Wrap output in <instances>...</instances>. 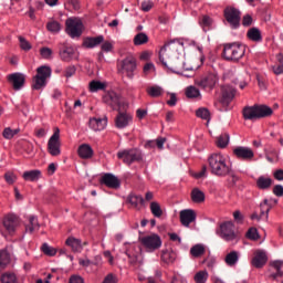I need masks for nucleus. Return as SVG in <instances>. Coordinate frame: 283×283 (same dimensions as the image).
<instances>
[{
    "instance_id": "f257e3e1",
    "label": "nucleus",
    "mask_w": 283,
    "mask_h": 283,
    "mask_svg": "<svg viewBox=\"0 0 283 283\" xmlns=\"http://www.w3.org/2000/svg\"><path fill=\"white\" fill-rule=\"evenodd\" d=\"M176 43L180 45V40L175 39V40L168 41L164 44V46H161L159 51V61L167 70H170V72H175V74H178L180 70H185V62L180 59H177L170 62V65H167V62L165 61V56H167V52H171V50H176Z\"/></svg>"
},
{
    "instance_id": "f03ea898",
    "label": "nucleus",
    "mask_w": 283,
    "mask_h": 283,
    "mask_svg": "<svg viewBox=\"0 0 283 283\" xmlns=\"http://www.w3.org/2000/svg\"><path fill=\"white\" fill-rule=\"evenodd\" d=\"M208 163L213 176H219L220 178L229 176L231 167L227 165V158L222 154H212L208 158Z\"/></svg>"
},
{
    "instance_id": "7ed1b4c3",
    "label": "nucleus",
    "mask_w": 283,
    "mask_h": 283,
    "mask_svg": "<svg viewBox=\"0 0 283 283\" xmlns=\"http://www.w3.org/2000/svg\"><path fill=\"white\" fill-rule=\"evenodd\" d=\"M247 46L238 42L223 44L222 57L231 63H238L244 56Z\"/></svg>"
},
{
    "instance_id": "20e7f679",
    "label": "nucleus",
    "mask_w": 283,
    "mask_h": 283,
    "mask_svg": "<svg viewBox=\"0 0 283 283\" xmlns=\"http://www.w3.org/2000/svg\"><path fill=\"white\" fill-rule=\"evenodd\" d=\"M103 103H105V105H108V107L113 108V111L115 112H117L118 109L127 108V103L123 101V96L114 91H108L104 94Z\"/></svg>"
},
{
    "instance_id": "39448f33",
    "label": "nucleus",
    "mask_w": 283,
    "mask_h": 283,
    "mask_svg": "<svg viewBox=\"0 0 283 283\" xmlns=\"http://www.w3.org/2000/svg\"><path fill=\"white\" fill-rule=\"evenodd\" d=\"M52 76V69L48 65H42L36 69V75L33 77V90H42L48 85V78Z\"/></svg>"
},
{
    "instance_id": "423d86ee",
    "label": "nucleus",
    "mask_w": 283,
    "mask_h": 283,
    "mask_svg": "<svg viewBox=\"0 0 283 283\" xmlns=\"http://www.w3.org/2000/svg\"><path fill=\"white\" fill-rule=\"evenodd\" d=\"M83 21L78 18H69L65 21V32L71 39H81L83 35Z\"/></svg>"
},
{
    "instance_id": "0eeeda50",
    "label": "nucleus",
    "mask_w": 283,
    "mask_h": 283,
    "mask_svg": "<svg viewBox=\"0 0 283 283\" xmlns=\"http://www.w3.org/2000/svg\"><path fill=\"white\" fill-rule=\"evenodd\" d=\"M117 158L123 160L124 165H133V163H140L143 160V151L138 148L119 150Z\"/></svg>"
},
{
    "instance_id": "6e6552de",
    "label": "nucleus",
    "mask_w": 283,
    "mask_h": 283,
    "mask_svg": "<svg viewBox=\"0 0 283 283\" xmlns=\"http://www.w3.org/2000/svg\"><path fill=\"white\" fill-rule=\"evenodd\" d=\"M224 19L229 23L232 30L240 28V20L242 12L233 7H227L223 11Z\"/></svg>"
},
{
    "instance_id": "1a4fd4ad",
    "label": "nucleus",
    "mask_w": 283,
    "mask_h": 283,
    "mask_svg": "<svg viewBox=\"0 0 283 283\" xmlns=\"http://www.w3.org/2000/svg\"><path fill=\"white\" fill-rule=\"evenodd\" d=\"M139 242L149 252L158 251V249L163 247V239H160V235L156 233L140 238Z\"/></svg>"
},
{
    "instance_id": "9d476101",
    "label": "nucleus",
    "mask_w": 283,
    "mask_h": 283,
    "mask_svg": "<svg viewBox=\"0 0 283 283\" xmlns=\"http://www.w3.org/2000/svg\"><path fill=\"white\" fill-rule=\"evenodd\" d=\"M220 238L226 240V242H233V240H238V234L235 233V226L231 221H226L220 224L219 231Z\"/></svg>"
},
{
    "instance_id": "9b49d317",
    "label": "nucleus",
    "mask_w": 283,
    "mask_h": 283,
    "mask_svg": "<svg viewBox=\"0 0 283 283\" xmlns=\"http://www.w3.org/2000/svg\"><path fill=\"white\" fill-rule=\"evenodd\" d=\"M48 151L51 156H61V130L55 128L48 142Z\"/></svg>"
},
{
    "instance_id": "f8f14e48",
    "label": "nucleus",
    "mask_w": 283,
    "mask_h": 283,
    "mask_svg": "<svg viewBox=\"0 0 283 283\" xmlns=\"http://www.w3.org/2000/svg\"><path fill=\"white\" fill-rule=\"evenodd\" d=\"M218 74L217 73H208L203 75L201 78L196 81V85L198 87H201V90H213L216 87V84L218 83Z\"/></svg>"
},
{
    "instance_id": "ddd939ff",
    "label": "nucleus",
    "mask_w": 283,
    "mask_h": 283,
    "mask_svg": "<svg viewBox=\"0 0 283 283\" xmlns=\"http://www.w3.org/2000/svg\"><path fill=\"white\" fill-rule=\"evenodd\" d=\"M132 120H134L132 114L127 113L125 108H119L115 117V127L117 129H125V127H129Z\"/></svg>"
},
{
    "instance_id": "4468645a",
    "label": "nucleus",
    "mask_w": 283,
    "mask_h": 283,
    "mask_svg": "<svg viewBox=\"0 0 283 283\" xmlns=\"http://www.w3.org/2000/svg\"><path fill=\"white\" fill-rule=\"evenodd\" d=\"M120 67L123 72H126V75L128 78H134V72H136V57L134 55H128L126 56L122 62H120Z\"/></svg>"
},
{
    "instance_id": "2eb2a0df",
    "label": "nucleus",
    "mask_w": 283,
    "mask_h": 283,
    "mask_svg": "<svg viewBox=\"0 0 283 283\" xmlns=\"http://www.w3.org/2000/svg\"><path fill=\"white\" fill-rule=\"evenodd\" d=\"M266 262H269V255L266 254V251H254V256L251 260V264L254 266V269H264V266H266Z\"/></svg>"
},
{
    "instance_id": "dca6fc26",
    "label": "nucleus",
    "mask_w": 283,
    "mask_h": 283,
    "mask_svg": "<svg viewBox=\"0 0 283 283\" xmlns=\"http://www.w3.org/2000/svg\"><path fill=\"white\" fill-rule=\"evenodd\" d=\"M8 81L14 92H19L25 85V75L23 73H12L8 75Z\"/></svg>"
},
{
    "instance_id": "f3484780",
    "label": "nucleus",
    "mask_w": 283,
    "mask_h": 283,
    "mask_svg": "<svg viewBox=\"0 0 283 283\" xmlns=\"http://www.w3.org/2000/svg\"><path fill=\"white\" fill-rule=\"evenodd\" d=\"M59 55L61 61H64V63H70L71 61H74V59H78V56H76V50L74 49V46H61Z\"/></svg>"
},
{
    "instance_id": "a211bd4d",
    "label": "nucleus",
    "mask_w": 283,
    "mask_h": 283,
    "mask_svg": "<svg viewBox=\"0 0 283 283\" xmlns=\"http://www.w3.org/2000/svg\"><path fill=\"white\" fill-rule=\"evenodd\" d=\"M99 182L101 185H105V187H108V189H120V179L109 172L104 174Z\"/></svg>"
},
{
    "instance_id": "6ab92c4d",
    "label": "nucleus",
    "mask_w": 283,
    "mask_h": 283,
    "mask_svg": "<svg viewBox=\"0 0 283 283\" xmlns=\"http://www.w3.org/2000/svg\"><path fill=\"white\" fill-rule=\"evenodd\" d=\"M273 207L271 206V203H269V199H264L263 202L260 203V214H258V212H253L251 214V220H262V218L269 219V212L271 211Z\"/></svg>"
},
{
    "instance_id": "aec40b11",
    "label": "nucleus",
    "mask_w": 283,
    "mask_h": 283,
    "mask_svg": "<svg viewBox=\"0 0 283 283\" xmlns=\"http://www.w3.org/2000/svg\"><path fill=\"white\" fill-rule=\"evenodd\" d=\"M179 218L184 227H189L191 222H196V218H197L196 210H192V209L181 210L179 212Z\"/></svg>"
},
{
    "instance_id": "412c9836",
    "label": "nucleus",
    "mask_w": 283,
    "mask_h": 283,
    "mask_svg": "<svg viewBox=\"0 0 283 283\" xmlns=\"http://www.w3.org/2000/svg\"><path fill=\"white\" fill-rule=\"evenodd\" d=\"M105 36L97 35V36H86L83 40L82 48H86V50H92L94 48H98L102 43H104Z\"/></svg>"
},
{
    "instance_id": "4be33fe9",
    "label": "nucleus",
    "mask_w": 283,
    "mask_h": 283,
    "mask_svg": "<svg viewBox=\"0 0 283 283\" xmlns=\"http://www.w3.org/2000/svg\"><path fill=\"white\" fill-rule=\"evenodd\" d=\"M270 280H277V277H283V261H273L272 263H270Z\"/></svg>"
},
{
    "instance_id": "5701e85b",
    "label": "nucleus",
    "mask_w": 283,
    "mask_h": 283,
    "mask_svg": "<svg viewBox=\"0 0 283 283\" xmlns=\"http://www.w3.org/2000/svg\"><path fill=\"white\" fill-rule=\"evenodd\" d=\"M221 103L222 105H229L233 98H235V88L229 85H223L221 87Z\"/></svg>"
},
{
    "instance_id": "b1692460",
    "label": "nucleus",
    "mask_w": 283,
    "mask_h": 283,
    "mask_svg": "<svg viewBox=\"0 0 283 283\" xmlns=\"http://www.w3.org/2000/svg\"><path fill=\"white\" fill-rule=\"evenodd\" d=\"M234 156H237L240 160H251L255 154L251 148L239 146L233 149Z\"/></svg>"
},
{
    "instance_id": "393cba45",
    "label": "nucleus",
    "mask_w": 283,
    "mask_h": 283,
    "mask_svg": "<svg viewBox=\"0 0 283 283\" xmlns=\"http://www.w3.org/2000/svg\"><path fill=\"white\" fill-rule=\"evenodd\" d=\"M88 125L94 132H103L107 127V116L103 118H91Z\"/></svg>"
},
{
    "instance_id": "a878e982",
    "label": "nucleus",
    "mask_w": 283,
    "mask_h": 283,
    "mask_svg": "<svg viewBox=\"0 0 283 283\" xmlns=\"http://www.w3.org/2000/svg\"><path fill=\"white\" fill-rule=\"evenodd\" d=\"M77 154L83 160H90L94 156V149L88 144H82L77 149Z\"/></svg>"
},
{
    "instance_id": "bb28decb",
    "label": "nucleus",
    "mask_w": 283,
    "mask_h": 283,
    "mask_svg": "<svg viewBox=\"0 0 283 283\" xmlns=\"http://www.w3.org/2000/svg\"><path fill=\"white\" fill-rule=\"evenodd\" d=\"M272 186H273V179H271V177L260 176L256 179V187L261 191H266V190L271 189Z\"/></svg>"
},
{
    "instance_id": "cd10ccee",
    "label": "nucleus",
    "mask_w": 283,
    "mask_h": 283,
    "mask_svg": "<svg viewBox=\"0 0 283 283\" xmlns=\"http://www.w3.org/2000/svg\"><path fill=\"white\" fill-rule=\"evenodd\" d=\"M256 109V118H269V116H273V108L266 105H254Z\"/></svg>"
},
{
    "instance_id": "c85d7f7f",
    "label": "nucleus",
    "mask_w": 283,
    "mask_h": 283,
    "mask_svg": "<svg viewBox=\"0 0 283 283\" xmlns=\"http://www.w3.org/2000/svg\"><path fill=\"white\" fill-rule=\"evenodd\" d=\"M3 227L9 233H14L17 229V217L14 214H9L3 220Z\"/></svg>"
},
{
    "instance_id": "c756f323",
    "label": "nucleus",
    "mask_w": 283,
    "mask_h": 283,
    "mask_svg": "<svg viewBox=\"0 0 283 283\" xmlns=\"http://www.w3.org/2000/svg\"><path fill=\"white\" fill-rule=\"evenodd\" d=\"M146 94H148L150 98H160V96L165 94V88L159 85L148 86L146 88Z\"/></svg>"
},
{
    "instance_id": "7c9ffc66",
    "label": "nucleus",
    "mask_w": 283,
    "mask_h": 283,
    "mask_svg": "<svg viewBox=\"0 0 283 283\" xmlns=\"http://www.w3.org/2000/svg\"><path fill=\"white\" fill-rule=\"evenodd\" d=\"M247 38L249 39V41H253L254 43H261L262 31H260V29L255 27L250 28L247 32Z\"/></svg>"
},
{
    "instance_id": "2f4dec72",
    "label": "nucleus",
    "mask_w": 283,
    "mask_h": 283,
    "mask_svg": "<svg viewBox=\"0 0 283 283\" xmlns=\"http://www.w3.org/2000/svg\"><path fill=\"white\" fill-rule=\"evenodd\" d=\"M27 182H36L41 178V170H27L22 174Z\"/></svg>"
},
{
    "instance_id": "473e14b6",
    "label": "nucleus",
    "mask_w": 283,
    "mask_h": 283,
    "mask_svg": "<svg viewBox=\"0 0 283 283\" xmlns=\"http://www.w3.org/2000/svg\"><path fill=\"white\" fill-rule=\"evenodd\" d=\"M243 118L244 120H258V113L255 109V105L245 106L243 108Z\"/></svg>"
},
{
    "instance_id": "72a5a7b5",
    "label": "nucleus",
    "mask_w": 283,
    "mask_h": 283,
    "mask_svg": "<svg viewBox=\"0 0 283 283\" xmlns=\"http://www.w3.org/2000/svg\"><path fill=\"white\" fill-rule=\"evenodd\" d=\"M190 196H191L192 202H196L197 205L205 202V192L200 190V188H193L191 190Z\"/></svg>"
},
{
    "instance_id": "f704fd0d",
    "label": "nucleus",
    "mask_w": 283,
    "mask_h": 283,
    "mask_svg": "<svg viewBox=\"0 0 283 283\" xmlns=\"http://www.w3.org/2000/svg\"><path fill=\"white\" fill-rule=\"evenodd\" d=\"M66 247H71L72 251L78 252L81 249H83V245L81 244V240L76 239L74 237H70L65 241Z\"/></svg>"
},
{
    "instance_id": "c9c22d12",
    "label": "nucleus",
    "mask_w": 283,
    "mask_h": 283,
    "mask_svg": "<svg viewBox=\"0 0 283 283\" xmlns=\"http://www.w3.org/2000/svg\"><path fill=\"white\" fill-rule=\"evenodd\" d=\"M238 260H240L238 251H231L226 255L224 262L228 266H235V264H238Z\"/></svg>"
},
{
    "instance_id": "e433bc0d",
    "label": "nucleus",
    "mask_w": 283,
    "mask_h": 283,
    "mask_svg": "<svg viewBox=\"0 0 283 283\" xmlns=\"http://www.w3.org/2000/svg\"><path fill=\"white\" fill-rule=\"evenodd\" d=\"M127 201L135 209L138 207V205H145V198H143L140 195H129Z\"/></svg>"
},
{
    "instance_id": "4c0bfd02",
    "label": "nucleus",
    "mask_w": 283,
    "mask_h": 283,
    "mask_svg": "<svg viewBox=\"0 0 283 283\" xmlns=\"http://www.w3.org/2000/svg\"><path fill=\"white\" fill-rule=\"evenodd\" d=\"M161 260L166 264H171L176 261V252L169 251V250H164L161 252Z\"/></svg>"
},
{
    "instance_id": "58836bf2",
    "label": "nucleus",
    "mask_w": 283,
    "mask_h": 283,
    "mask_svg": "<svg viewBox=\"0 0 283 283\" xmlns=\"http://www.w3.org/2000/svg\"><path fill=\"white\" fill-rule=\"evenodd\" d=\"M197 118H201L202 120H211V112H209V108L207 107H200L196 111Z\"/></svg>"
},
{
    "instance_id": "ea45409f",
    "label": "nucleus",
    "mask_w": 283,
    "mask_h": 283,
    "mask_svg": "<svg viewBox=\"0 0 283 283\" xmlns=\"http://www.w3.org/2000/svg\"><path fill=\"white\" fill-rule=\"evenodd\" d=\"M230 140V136L228 133L221 134L219 137H217V147L219 149H224L228 147Z\"/></svg>"
},
{
    "instance_id": "a19ab883",
    "label": "nucleus",
    "mask_w": 283,
    "mask_h": 283,
    "mask_svg": "<svg viewBox=\"0 0 283 283\" xmlns=\"http://www.w3.org/2000/svg\"><path fill=\"white\" fill-rule=\"evenodd\" d=\"M10 252L8 250L0 251V269H6L10 264Z\"/></svg>"
},
{
    "instance_id": "79ce46f5",
    "label": "nucleus",
    "mask_w": 283,
    "mask_h": 283,
    "mask_svg": "<svg viewBox=\"0 0 283 283\" xmlns=\"http://www.w3.org/2000/svg\"><path fill=\"white\" fill-rule=\"evenodd\" d=\"M107 85L101 81L93 80L88 84L90 92H99L101 90H105Z\"/></svg>"
},
{
    "instance_id": "37998d69",
    "label": "nucleus",
    "mask_w": 283,
    "mask_h": 283,
    "mask_svg": "<svg viewBox=\"0 0 283 283\" xmlns=\"http://www.w3.org/2000/svg\"><path fill=\"white\" fill-rule=\"evenodd\" d=\"M205 245L196 244L190 249V255H192V258H202V255H205Z\"/></svg>"
},
{
    "instance_id": "c03bdc74",
    "label": "nucleus",
    "mask_w": 283,
    "mask_h": 283,
    "mask_svg": "<svg viewBox=\"0 0 283 283\" xmlns=\"http://www.w3.org/2000/svg\"><path fill=\"white\" fill-rule=\"evenodd\" d=\"M149 43V36L146 33H137L134 38V45H145Z\"/></svg>"
},
{
    "instance_id": "a18cd8bd",
    "label": "nucleus",
    "mask_w": 283,
    "mask_h": 283,
    "mask_svg": "<svg viewBox=\"0 0 283 283\" xmlns=\"http://www.w3.org/2000/svg\"><path fill=\"white\" fill-rule=\"evenodd\" d=\"M193 280L196 283H207V280H209V272H207V270L199 271L195 274Z\"/></svg>"
},
{
    "instance_id": "49530a36",
    "label": "nucleus",
    "mask_w": 283,
    "mask_h": 283,
    "mask_svg": "<svg viewBox=\"0 0 283 283\" xmlns=\"http://www.w3.org/2000/svg\"><path fill=\"white\" fill-rule=\"evenodd\" d=\"M29 222L30 224H28L25 227L27 231H29V233H34V231L39 230V220L36 219V217L34 216H31L29 218Z\"/></svg>"
},
{
    "instance_id": "de8ad7c7",
    "label": "nucleus",
    "mask_w": 283,
    "mask_h": 283,
    "mask_svg": "<svg viewBox=\"0 0 283 283\" xmlns=\"http://www.w3.org/2000/svg\"><path fill=\"white\" fill-rule=\"evenodd\" d=\"M150 211L155 218H163V208H160V203L156 201L150 202Z\"/></svg>"
},
{
    "instance_id": "09e8293b",
    "label": "nucleus",
    "mask_w": 283,
    "mask_h": 283,
    "mask_svg": "<svg viewBox=\"0 0 283 283\" xmlns=\"http://www.w3.org/2000/svg\"><path fill=\"white\" fill-rule=\"evenodd\" d=\"M19 132H21V129H19V128L12 129L10 127H7L2 132V136H3V138H6V140H12L13 136H17V134H19Z\"/></svg>"
},
{
    "instance_id": "8fccbe9b",
    "label": "nucleus",
    "mask_w": 283,
    "mask_h": 283,
    "mask_svg": "<svg viewBox=\"0 0 283 283\" xmlns=\"http://www.w3.org/2000/svg\"><path fill=\"white\" fill-rule=\"evenodd\" d=\"M46 29L49 30V32L56 34V33L61 32V23H59V21H56V20H52L46 23Z\"/></svg>"
},
{
    "instance_id": "3c124183",
    "label": "nucleus",
    "mask_w": 283,
    "mask_h": 283,
    "mask_svg": "<svg viewBox=\"0 0 283 283\" xmlns=\"http://www.w3.org/2000/svg\"><path fill=\"white\" fill-rule=\"evenodd\" d=\"M0 281L1 283H17V274L11 272L3 273Z\"/></svg>"
},
{
    "instance_id": "603ef678",
    "label": "nucleus",
    "mask_w": 283,
    "mask_h": 283,
    "mask_svg": "<svg viewBox=\"0 0 283 283\" xmlns=\"http://www.w3.org/2000/svg\"><path fill=\"white\" fill-rule=\"evenodd\" d=\"M186 96L187 98H200V90L196 86H188L186 88Z\"/></svg>"
},
{
    "instance_id": "864d4df0",
    "label": "nucleus",
    "mask_w": 283,
    "mask_h": 283,
    "mask_svg": "<svg viewBox=\"0 0 283 283\" xmlns=\"http://www.w3.org/2000/svg\"><path fill=\"white\" fill-rule=\"evenodd\" d=\"M41 251L44 253V255H49V258H54V255H56V249L50 247L48 243L42 244Z\"/></svg>"
},
{
    "instance_id": "5fc2aeb1",
    "label": "nucleus",
    "mask_w": 283,
    "mask_h": 283,
    "mask_svg": "<svg viewBox=\"0 0 283 283\" xmlns=\"http://www.w3.org/2000/svg\"><path fill=\"white\" fill-rule=\"evenodd\" d=\"M228 176H230V179H229L230 187H235V185L240 182V176H238V174H235V171H233L231 168H230V172H228Z\"/></svg>"
},
{
    "instance_id": "6e6d98bb",
    "label": "nucleus",
    "mask_w": 283,
    "mask_h": 283,
    "mask_svg": "<svg viewBox=\"0 0 283 283\" xmlns=\"http://www.w3.org/2000/svg\"><path fill=\"white\" fill-rule=\"evenodd\" d=\"M213 23V19H211V17L209 15H202L200 19H199V24L201 25V28H211Z\"/></svg>"
},
{
    "instance_id": "4d7b16f0",
    "label": "nucleus",
    "mask_w": 283,
    "mask_h": 283,
    "mask_svg": "<svg viewBox=\"0 0 283 283\" xmlns=\"http://www.w3.org/2000/svg\"><path fill=\"white\" fill-rule=\"evenodd\" d=\"M19 41L21 50H24V52H30V50H32V44H30L25 38L20 36Z\"/></svg>"
},
{
    "instance_id": "13d9d810",
    "label": "nucleus",
    "mask_w": 283,
    "mask_h": 283,
    "mask_svg": "<svg viewBox=\"0 0 283 283\" xmlns=\"http://www.w3.org/2000/svg\"><path fill=\"white\" fill-rule=\"evenodd\" d=\"M247 238L249 240H260V234L258 233V229L250 228L247 232Z\"/></svg>"
},
{
    "instance_id": "bf43d9fd",
    "label": "nucleus",
    "mask_w": 283,
    "mask_h": 283,
    "mask_svg": "<svg viewBox=\"0 0 283 283\" xmlns=\"http://www.w3.org/2000/svg\"><path fill=\"white\" fill-rule=\"evenodd\" d=\"M4 180L8 185H14L17 182V175L14 172H6L4 174Z\"/></svg>"
},
{
    "instance_id": "052dcab7",
    "label": "nucleus",
    "mask_w": 283,
    "mask_h": 283,
    "mask_svg": "<svg viewBox=\"0 0 283 283\" xmlns=\"http://www.w3.org/2000/svg\"><path fill=\"white\" fill-rule=\"evenodd\" d=\"M40 54L42 56V59H52V49L48 48V46H43L40 49Z\"/></svg>"
},
{
    "instance_id": "680f3d73",
    "label": "nucleus",
    "mask_w": 283,
    "mask_h": 283,
    "mask_svg": "<svg viewBox=\"0 0 283 283\" xmlns=\"http://www.w3.org/2000/svg\"><path fill=\"white\" fill-rule=\"evenodd\" d=\"M74 74H76V66L71 65L65 69L64 76L66 78H72V76H74Z\"/></svg>"
},
{
    "instance_id": "e2e57ef3",
    "label": "nucleus",
    "mask_w": 283,
    "mask_h": 283,
    "mask_svg": "<svg viewBox=\"0 0 283 283\" xmlns=\"http://www.w3.org/2000/svg\"><path fill=\"white\" fill-rule=\"evenodd\" d=\"M242 25L244 28H249L251 25H253V18L251 17V14H245L242 19Z\"/></svg>"
},
{
    "instance_id": "0e129e2a",
    "label": "nucleus",
    "mask_w": 283,
    "mask_h": 283,
    "mask_svg": "<svg viewBox=\"0 0 283 283\" xmlns=\"http://www.w3.org/2000/svg\"><path fill=\"white\" fill-rule=\"evenodd\" d=\"M102 52H112L114 50V44L109 41H104L101 46Z\"/></svg>"
},
{
    "instance_id": "69168bd1",
    "label": "nucleus",
    "mask_w": 283,
    "mask_h": 283,
    "mask_svg": "<svg viewBox=\"0 0 283 283\" xmlns=\"http://www.w3.org/2000/svg\"><path fill=\"white\" fill-rule=\"evenodd\" d=\"M273 193L274 196H276L277 198H282L283 197V186L282 185H276L273 188Z\"/></svg>"
},
{
    "instance_id": "338daca9",
    "label": "nucleus",
    "mask_w": 283,
    "mask_h": 283,
    "mask_svg": "<svg viewBox=\"0 0 283 283\" xmlns=\"http://www.w3.org/2000/svg\"><path fill=\"white\" fill-rule=\"evenodd\" d=\"M102 283H118V279L114 274H108L105 276L104 281Z\"/></svg>"
},
{
    "instance_id": "774afa93",
    "label": "nucleus",
    "mask_w": 283,
    "mask_h": 283,
    "mask_svg": "<svg viewBox=\"0 0 283 283\" xmlns=\"http://www.w3.org/2000/svg\"><path fill=\"white\" fill-rule=\"evenodd\" d=\"M272 72H273L276 76H280V74H283V64L273 65V66H272Z\"/></svg>"
}]
</instances>
